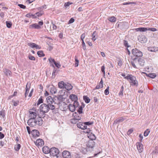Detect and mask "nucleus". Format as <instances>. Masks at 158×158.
<instances>
[{"instance_id":"nucleus-1","label":"nucleus","mask_w":158,"mask_h":158,"mask_svg":"<svg viewBox=\"0 0 158 158\" xmlns=\"http://www.w3.org/2000/svg\"><path fill=\"white\" fill-rule=\"evenodd\" d=\"M73 118L70 120L71 123L73 124L76 123L78 121L81 119L82 115L81 114L75 112L73 114Z\"/></svg>"},{"instance_id":"nucleus-2","label":"nucleus","mask_w":158,"mask_h":158,"mask_svg":"<svg viewBox=\"0 0 158 158\" xmlns=\"http://www.w3.org/2000/svg\"><path fill=\"white\" fill-rule=\"evenodd\" d=\"M49 105L45 104H41L40 107V112H42L44 114L47 113L49 111Z\"/></svg>"},{"instance_id":"nucleus-3","label":"nucleus","mask_w":158,"mask_h":158,"mask_svg":"<svg viewBox=\"0 0 158 158\" xmlns=\"http://www.w3.org/2000/svg\"><path fill=\"white\" fill-rule=\"evenodd\" d=\"M132 54L135 56L141 57L143 56L142 52L137 48L133 49L132 50Z\"/></svg>"},{"instance_id":"nucleus-4","label":"nucleus","mask_w":158,"mask_h":158,"mask_svg":"<svg viewBox=\"0 0 158 158\" xmlns=\"http://www.w3.org/2000/svg\"><path fill=\"white\" fill-rule=\"evenodd\" d=\"M59 152V150L57 148L55 147L52 148L50 149V154L53 156H57Z\"/></svg>"},{"instance_id":"nucleus-5","label":"nucleus","mask_w":158,"mask_h":158,"mask_svg":"<svg viewBox=\"0 0 158 158\" xmlns=\"http://www.w3.org/2000/svg\"><path fill=\"white\" fill-rule=\"evenodd\" d=\"M27 123L30 126L33 127L37 125V121L36 119H29Z\"/></svg>"},{"instance_id":"nucleus-6","label":"nucleus","mask_w":158,"mask_h":158,"mask_svg":"<svg viewBox=\"0 0 158 158\" xmlns=\"http://www.w3.org/2000/svg\"><path fill=\"white\" fill-rule=\"evenodd\" d=\"M48 60L50 64H51L53 67H54V65L52 63H53L57 68H59L60 67V64L59 63L56 62L55 60L54 59H52L51 57L49 58L48 59Z\"/></svg>"},{"instance_id":"nucleus-7","label":"nucleus","mask_w":158,"mask_h":158,"mask_svg":"<svg viewBox=\"0 0 158 158\" xmlns=\"http://www.w3.org/2000/svg\"><path fill=\"white\" fill-rule=\"evenodd\" d=\"M29 119H36L37 114L35 112L32 111L31 110L29 111Z\"/></svg>"},{"instance_id":"nucleus-8","label":"nucleus","mask_w":158,"mask_h":158,"mask_svg":"<svg viewBox=\"0 0 158 158\" xmlns=\"http://www.w3.org/2000/svg\"><path fill=\"white\" fill-rule=\"evenodd\" d=\"M62 156L64 158H71V155L70 153L67 151H64L62 152Z\"/></svg>"},{"instance_id":"nucleus-9","label":"nucleus","mask_w":158,"mask_h":158,"mask_svg":"<svg viewBox=\"0 0 158 158\" xmlns=\"http://www.w3.org/2000/svg\"><path fill=\"white\" fill-rule=\"evenodd\" d=\"M77 127L83 130H86V129L85 124L84 123L80 122L77 123Z\"/></svg>"},{"instance_id":"nucleus-10","label":"nucleus","mask_w":158,"mask_h":158,"mask_svg":"<svg viewBox=\"0 0 158 158\" xmlns=\"http://www.w3.org/2000/svg\"><path fill=\"white\" fill-rule=\"evenodd\" d=\"M95 145V142L93 140H89L87 143L86 145L88 148H93Z\"/></svg>"},{"instance_id":"nucleus-11","label":"nucleus","mask_w":158,"mask_h":158,"mask_svg":"<svg viewBox=\"0 0 158 158\" xmlns=\"http://www.w3.org/2000/svg\"><path fill=\"white\" fill-rule=\"evenodd\" d=\"M136 145L139 152V153L141 152L143 150V144L141 143L138 142L136 143Z\"/></svg>"},{"instance_id":"nucleus-12","label":"nucleus","mask_w":158,"mask_h":158,"mask_svg":"<svg viewBox=\"0 0 158 158\" xmlns=\"http://www.w3.org/2000/svg\"><path fill=\"white\" fill-rule=\"evenodd\" d=\"M35 144L38 146L41 147L44 144V141L42 139H38L36 141Z\"/></svg>"},{"instance_id":"nucleus-13","label":"nucleus","mask_w":158,"mask_h":158,"mask_svg":"<svg viewBox=\"0 0 158 158\" xmlns=\"http://www.w3.org/2000/svg\"><path fill=\"white\" fill-rule=\"evenodd\" d=\"M31 133L33 136L34 137H37L40 135L39 132L37 130H32Z\"/></svg>"},{"instance_id":"nucleus-14","label":"nucleus","mask_w":158,"mask_h":158,"mask_svg":"<svg viewBox=\"0 0 158 158\" xmlns=\"http://www.w3.org/2000/svg\"><path fill=\"white\" fill-rule=\"evenodd\" d=\"M48 104H53L54 102L53 99L51 96H48L46 98Z\"/></svg>"},{"instance_id":"nucleus-15","label":"nucleus","mask_w":158,"mask_h":158,"mask_svg":"<svg viewBox=\"0 0 158 158\" xmlns=\"http://www.w3.org/2000/svg\"><path fill=\"white\" fill-rule=\"evenodd\" d=\"M136 31L144 32L147 31V27H139L137 28H135L133 29Z\"/></svg>"},{"instance_id":"nucleus-16","label":"nucleus","mask_w":158,"mask_h":158,"mask_svg":"<svg viewBox=\"0 0 158 158\" xmlns=\"http://www.w3.org/2000/svg\"><path fill=\"white\" fill-rule=\"evenodd\" d=\"M64 88L68 90H71L73 86L71 84L68 83H65Z\"/></svg>"},{"instance_id":"nucleus-17","label":"nucleus","mask_w":158,"mask_h":158,"mask_svg":"<svg viewBox=\"0 0 158 158\" xmlns=\"http://www.w3.org/2000/svg\"><path fill=\"white\" fill-rule=\"evenodd\" d=\"M3 72L7 77L11 76V72L10 70L7 69H4Z\"/></svg>"},{"instance_id":"nucleus-18","label":"nucleus","mask_w":158,"mask_h":158,"mask_svg":"<svg viewBox=\"0 0 158 158\" xmlns=\"http://www.w3.org/2000/svg\"><path fill=\"white\" fill-rule=\"evenodd\" d=\"M29 27L30 28H35L36 29H40L41 27L37 23L33 24L29 26Z\"/></svg>"},{"instance_id":"nucleus-19","label":"nucleus","mask_w":158,"mask_h":158,"mask_svg":"<svg viewBox=\"0 0 158 158\" xmlns=\"http://www.w3.org/2000/svg\"><path fill=\"white\" fill-rule=\"evenodd\" d=\"M69 98L73 102L77 101V96L74 94L70 95L69 96Z\"/></svg>"},{"instance_id":"nucleus-20","label":"nucleus","mask_w":158,"mask_h":158,"mask_svg":"<svg viewBox=\"0 0 158 158\" xmlns=\"http://www.w3.org/2000/svg\"><path fill=\"white\" fill-rule=\"evenodd\" d=\"M42 150L43 152L45 154H48L50 153V149L47 146H44Z\"/></svg>"},{"instance_id":"nucleus-21","label":"nucleus","mask_w":158,"mask_h":158,"mask_svg":"<svg viewBox=\"0 0 158 158\" xmlns=\"http://www.w3.org/2000/svg\"><path fill=\"white\" fill-rule=\"evenodd\" d=\"M68 108L69 110L72 112L75 111L76 109L74 106L71 104H69Z\"/></svg>"},{"instance_id":"nucleus-22","label":"nucleus","mask_w":158,"mask_h":158,"mask_svg":"<svg viewBox=\"0 0 158 158\" xmlns=\"http://www.w3.org/2000/svg\"><path fill=\"white\" fill-rule=\"evenodd\" d=\"M124 120V119L123 117H121L120 118H119L117 119H116L114 121V123L115 124H117L118 123L121 122L123 121Z\"/></svg>"},{"instance_id":"nucleus-23","label":"nucleus","mask_w":158,"mask_h":158,"mask_svg":"<svg viewBox=\"0 0 158 158\" xmlns=\"http://www.w3.org/2000/svg\"><path fill=\"white\" fill-rule=\"evenodd\" d=\"M88 137L89 139H91L90 140H93L96 139V137L95 135L91 132L88 135Z\"/></svg>"},{"instance_id":"nucleus-24","label":"nucleus","mask_w":158,"mask_h":158,"mask_svg":"<svg viewBox=\"0 0 158 158\" xmlns=\"http://www.w3.org/2000/svg\"><path fill=\"white\" fill-rule=\"evenodd\" d=\"M138 62L139 64L141 66H143L145 64V61L143 59L140 58L138 60Z\"/></svg>"},{"instance_id":"nucleus-25","label":"nucleus","mask_w":158,"mask_h":158,"mask_svg":"<svg viewBox=\"0 0 158 158\" xmlns=\"http://www.w3.org/2000/svg\"><path fill=\"white\" fill-rule=\"evenodd\" d=\"M149 51L151 52H155L158 51V48L155 47H151L148 48Z\"/></svg>"},{"instance_id":"nucleus-26","label":"nucleus","mask_w":158,"mask_h":158,"mask_svg":"<svg viewBox=\"0 0 158 158\" xmlns=\"http://www.w3.org/2000/svg\"><path fill=\"white\" fill-rule=\"evenodd\" d=\"M37 121V124L39 126H41L43 124V120L40 117H39L36 118Z\"/></svg>"},{"instance_id":"nucleus-27","label":"nucleus","mask_w":158,"mask_h":158,"mask_svg":"<svg viewBox=\"0 0 158 158\" xmlns=\"http://www.w3.org/2000/svg\"><path fill=\"white\" fill-rule=\"evenodd\" d=\"M83 98L85 102L88 103L90 101V99L86 96H84L83 97Z\"/></svg>"},{"instance_id":"nucleus-28","label":"nucleus","mask_w":158,"mask_h":158,"mask_svg":"<svg viewBox=\"0 0 158 158\" xmlns=\"http://www.w3.org/2000/svg\"><path fill=\"white\" fill-rule=\"evenodd\" d=\"M65 83L63 81H61L59 82L58 86L60 88H62L64 87Z\"/></svg>"},{"instance_id":"nucleus-29","label":"nucleus","mask_w":158,"mask_h":158,"mask_svg":"<svg viewBox=\"0 0 158 158\" xmlns=\"http://www.w3.org/2000/svg\"><path fill=\"white\" fill-rule=\"evenodd\" d=\"M21 147V145L20 144L18 143L17 145H16L15 146L14 149L17 152L19 151V149Z\"/></svg>"},{"instance_id":"nucleus-30","label":"nucleus","mask_w":158,"mask_h":158,"mask_svg":"<svg viewBox=\"0 0 158 158\" xmlns=\"http://www.w3.org/2000/svg\"><path fill=\"white\" fill-rule=\"evenodd\" d=\"M97 35V33L96 31L94 32L92 34V40H93L95 41L96 39Z\"/></svg>"},{"instance_id":"nucleus-31","label":"nucleus","mask_w":158,"mask_h":158,"mask_svg":"<svg viewBox=\"0 0 158 158\" xmlns=\"http://www.w3.org/2000/svg\"><path fill=\"white\" fill-rule=\"evenodd\" d=\"M108 19L111 22H115L116 19L114 16H112L109 17Z\"/></svg>"},{"instance_id":"nucleus-32","label":"nucleus","mask_w":158,"mask_h":158,"mask_svg":"<svg viewBox=\"0 0 158 158\" xmlns=\"http://www.w3.org/2000/svg\"><path fill=\"white\" fill-rule=\"evenodd\" d=\"M37 54L39 57L44 56H45L42 51H40L37 52Z\"/></svg>"},{"instance_id":"nucleus-33","label":"nucleus","mask_w":158,"mask_h":158,"mask_svg":"<svg viewBox=\"0 0 158 158\" xmlns=\"http://www.w3.org/2000/svg\"><path fill=\"white\" fill-rule=\"evenodd\" d=\"M130 85L132 86L136 85V86L138 85L137 81L136 80L134 81H131L130 82Z\"/></svg>"},{"instance_id":"nucleus-34","label":"nucleus","mask_w":158,"mask_h":158,"mask_svg":"<svg viewBox=\"0 0 158 158\" xmlns=\"http://www.w3.org/2000/svg\"><path fill=\"white\" fill-rule=\"evenodd\" d=\"M50 92L52 94H55L57 92V90L55 87H51L50 90Z\"/></svg>"},{"instance_id":"nucleus-35","label":"nucleus","mask_w":158,"mask_h":158,"mask_svg":"<svg viewBox=\"0 0 158 158\" xmlns=\"http://www.w3.org/2000/svg\"><path fill=\"white\" fill-rule=\"evenodd\" d=\"M43 102V100L42 99V97L39 99L37 104H35V106H38L41 103H42Z\"/></svg>"},{"instance_id":"nucleus-36","label":"nucleus","mask_w":158,"mask_h":158,"mask_svg":"<svg viewBox=\"0 0 158 158\" xmlns=\"http://www.w3.org/2000/svg\"><path fill=\"white\" fill-rule=\"evenodd\" d=\"M124 90V87L123 86H122L120 90L118 93V95L119 96H123V92Z\"/></svg>"},{"instance_id":"nucleus-37","label":"nucleus","mask_w":158,"mask_h":158,"mask_svg":"<svg viewBox=\"0 0 158 158\" xmlns=\"http://www.w3.org/2000/svg\"><path fill=\"white\" fill-rule=\"evenodd\" d=\"M31 84L30 83L27 82L26 87V91H29V89L30 88Z\"/></svg>"},{"instance_id":"nucleus-38","label":"nucleus","mask_w":158,"mask_h":158,"mask_svg":"<svg viewBox=\"0 0 158 158\" xmlns=\"http://www.w3.org/2000/svg\"><path fill=\"white\" fill-rule=\"evenodd\" d=\"M75 67H77L79 65V60H78L77 57V56H75Z\"/></svg>"},{"instance_id":"nucleus-39","label":"nucleus","mask_w":158,"mask_h":158,"mask_svg":"<svg viewBox=\"0 0 158 158\" xmlns=\"http://www.w3.org/2000/svg\"><path fill=\"white\" fill-rule=\"evenodd\" d=\"M12 102L13 103V106H17L19 104V101L18 100L15 101L14 100H12Z\"/></svg>"},{"instance_id":"nucleus-40","label":"nucleus","mask_w":158,"mask_h":158,"mask_svg":"<svg viewBox=\"0 0 158 158\" xmlns=\"http://www.w3.org/2000/svg\"><path fill=\"white\" fill-rule=\"evenodd\" d=\"M6 24L7 27L8 28L11 27L12 25V23L11 22L6 21Z\"/></svg>"},{"instance_id":"nucleus-41","label":"nucleus","mask_w":158,"mask_h":158,"mask_svg":"<svg viewBox=\"0 0 158 158\" xmlns=\"http://www.w3.org/2000/svg\"><path fill=\"white\" fill-rule=\"evenodd\" d=\"M35 45L36 44L33 43H28V45L33 48H35Z\"/></svg>"},{"instance_id":"nucleus-42","label":"nucleus","mask_w":158,"mask_h":158,"mask_svg":"<svg viewBox=\"0 0 158 158\" xmlns=\"http://www.w3.org/2000/svg\"><path fill=\"white\" fill-rule=\"evenodd\" d=\"M83 107L82 106H81L79 107L78 109L77 110V112L80 114H82V113Z\"/></svg>"},{"instance_id":"nucleus-43","label":"nucleus","mask_w":158,"mask_h":158,"mask_svg":"<svg viewBox=\"0 0 158 158\" xmlns=\"http://www.w3.org/2000/svg\"><path fill=\"white\" fill-rule=\"evenodd\" d=\"M150 132V131L149 129H147L144 133V136H147L149 134Z\"/></svg>"},{"instance_id":"nucleus-44","label":"nucleus","mask_w":158,"mask_h":158,"mask_svg":"<svg viewBox=\"0 0 158 158\" xmlns=\"http://www.w3.org/2000/svg\"><path fill=\"white\" fill-rule=\"evenodd\" d=\"M148 76L152 78L155 77L156 75L155 73H149L148 75Z\"/></svg>"},{"instance_id":"nucleus-45","label":"nucleus","mask_w":158,"mask_h":158,"mask_svg":"<svg viewBox=\"0 0 158 158\" xmlns=\"http://www.w3.org/2000/svg\"><path fill=\"white\" fill-rule=\"evenodd\" d=\"M48 105H49V110L50 109L53 110L55 109L54 106L52 105V104H48Z\"/></svg>"},{"instance_id":"nucleus-46","label":"nucleus","mask_w":158,"mask_h":158,"mask_svg":"<svg viewBox=\"0 0 158 158\" xmlns=\"http://www.w3.org/2000/svg\"><path fill=\"white\" fill-rule=\"evenodd\" d=\"M148 31H157V29L155 28H153V27H152V28L148 27V28H147V31H148Z\"/></svg>"},{"instance_id":"nucleus-47","label":"nucleus","mask_w":158,"mask_h":158,"mask_svg":"<svg viewBox=\"0 0 158 158\" xmlns=\"http://www.w3.org/2000/svg\"><path fill=\"white\" fill-rule=\"evenodd\" d=\"M85 124L86 127L87 128V125L89 126L91 125H92L94 123V122H88L84 123Z\"/></svg>"},{"instance_id":"nucleus-48","label":"nucleus","mask_w":158,"mask_h":158,"mask_svg":"<svg viewBox=\"0 0 158 158\" xmlns=\"http://www.w3.org/2000/svg\"><path fill=\"white\" fill-rule=\"evenodd\" d=\"M153 155L157 154L158 153V147H156L155 149L153 151Z\"/></svg>"},{"instance_id":"nucleus-49","label":"nucleus","mask_w":158,"mask_h":158,"mask_svg":"<svg viewBox=\"0 0 158 158\" xmlns=\"http://www.w3.org/2000/svg\"><path fill=\"white\" fill-rule=\"evenodd\" d=\"M129 80L131 81H134V80H136V78L135 77L132 75H130Z\"/></svg>"},{"instance_id":"nucleus-50","label":"nucleus","mask_w":158,"mask_h":158,"mask_svg":"<svg viewBox=\"0 0 158 158\" xmlns=\"http://www.w3.org/2000/svg\"><path fill=\"white\" fill-rule=\"evenodd\" d=\"M109 86H108L107 88L105 90L104 93L106 95H107L109 94Z\"/></svg>"},{"instance_id":"nucleus-51","label":"nucleus","mask_w":158,"mask_h":158,"mask_svg":"<svg viewBox=\"0 0 158 158\" xmlns=\"http://www.w3.org/2000/svg\"><path fill=\"white\" fill-rule=\"evenodd\" d=\"M73 105L76 108L79 105L78 102H77V101H74L73 104Z\"/></svg>"},{"instance_id":"nucleus-52","label":"nucleus","mask_w":158,"mask_h":158,"mask_svg":"<svg viewBox=\"0 0 158 158\" xmlns=\"http://www.w3.org/2000/svg\"><path fill=\"white\" fill-rule=\"evenodd\" d=\"M28 58L29 59L31 60H35V58L31 56V55H30L28 56Z\"/></svg>"},{"instance_id":"nucleus-53","label":"nucleus","mask_w":158,"mask_h":158,"mask_svg":"<svg viewBox=\"0 0 158 158\" xmlns=\"http://www.w3.org/2000/svg\"><path fill=\"white\" fill-rule=\"evenodd\" d=\"M63 96L62 95H59L58 96L57 99L58 100L60 101H63Z\"/></svg>"},{"instance_id":"nucleus-54","label":"nucleus","mask_w":158,"mask_h":158,"mask_svg":"<svg viewBox=\"0 0 158 158\" xmlns=\"http://www.w3.org/2000/svg\"><path fill=\"white\" fill-rule=\"evenodd\" d=\"M123 42H124V45L125 47H127V48H128L130 47V46L128 45V42L127 41L124 40L123 41Z\"/></svg>"},{"instance_id":"nucleus-55","label":"nucleus","mask_w":158,"mask_h":158,"mask_svg":"<svg viewBox=\"0 0 158 158\" xmlns=\"http://www.w3.org/2000/svg\"><path fill=\"white\" fill-rule=\"evenodd\" d=\"M58 71L57 70L54 69L52 73V75L55 76L57 74Z\"/></svg>"},{"instance_id":"nucleus-56","label":"nucleus","mask_w":158,"mask_h":158,"mask_svg":"<svg viewBox=\"0 0 158 158\" xmlns=\"http://www.w3.org/2000/svg\"><path fill=\"white\" fill-rule=\"evenodd\" d=\"M0 115L2 116L4 118L5 116V113L4 111H0Z\"/></svg>"},{"instance_id":"nucleus-57","label":"nucleus","mask_w":158,"mask_h":158,"mask_svg":"<svg viewBox=\"0 0 158 158\" xmlns=\"http://www.w3.org/2000/svg\"><path fill=\"white\" fill-rule=\"evenodd\" d=\"M18 6L21 8L25 9L26 8V6L22 4H19Z\"/></svg>"},{"instance_id":"nucleus-58","label":"nucleus","mask_w":158,"mask_h":158,"mask_svg":"<svg viewBox=\"0 0 158 158\" xmlns=\"http://www.w3.org/2000/svg\"><path fill=\"white\" fill-rule=\"evenodd\" d=\"M86 130L84 131V132L85 133H88L89 134L90 133V131H91L89 128L86 129Z\"/></svg>"},{"instance_id":"nucleus-59","label":"nucleus","mask_w":158,"mask_h":158,"mask_svg":"<svg viewBox=\"0 0 158 158\" xmlns=\"http://www.w3.org/2000/svg\"><path fill=\"white\" fill-rule=\"evenodd\" d=\"M102 87H103L102 85H101L100 84H99V85H97L96 86V87L95 88V89H99L102 88Z\"/></svg>"},{"instance_id":"nucleus-60","label":"nucleus","mask_w":158,"mask_h":158,"mask_svg":"<svg viewBox=\"0 0 158 158\" xmlns=\"http://www.w3.org/2000/svg\"><path fill=\"white\" fill-rule=\"evenodd\" d=\"M82 45L83 49L85 50L86 49V46H85V44L84 42V41H82Z\"/></svg>"},{"instance_id":"nucleus-61","label":"nucleus","mask_w":158,"mask_h":158,"mask_svg":"<svg viewBox=\"0 0 158 158\" xmlns=\"http://www.w3.org/2000/svg\"><path fill=\"white\" fill-rule=\"evenodd\" d=\"M74 19L73 18H71L69 21L68 24H70L73 23L74 21Z\"/></svg>"},{"instance_id":"nucleus-62","label":"nucleus","mask_w":158,"mask_h":158,"mask_svg":"<svg viewBox=\"0 0 158 158\" xmlns=\"http://www.w3.org/2000/svg\"><path fill=\"white\" fill-rule=\"evenodd\" d=\"M105 66L103 65L102 66L101 69V71L103 73L104 75L105 74Z\"/></svg>"},{"instance_id":"nucleus-63","label":"nucleus","mask_w":158,"mask_h":158,"mask_svg":"<svg viewBox=\"0 0 158 158\" xmlns=\"http://www.w3.org/2000/svg\"><path fill=\"white\" fill-rule=\"evenodd\" d=\"M72 3H70L69 2H67L65 3L64 4V6L65 7H67L69 6L70 5H71Z\"/></svg>"},{"instance_id":"nucleus-64","label":"nucleus","mask_w":158,"mask_h":158,"mask_svg":"<svg viewBox=\"0 0 158 158\" xmlns=\"http://www.w3.org/2000/svg\"><path fill=\"white\" fill-rule=\"evenodd\" d=\"M85 37V33L82 34L81 36V39L82 41H84V39Z\"/></svg>"}]
</instances>
